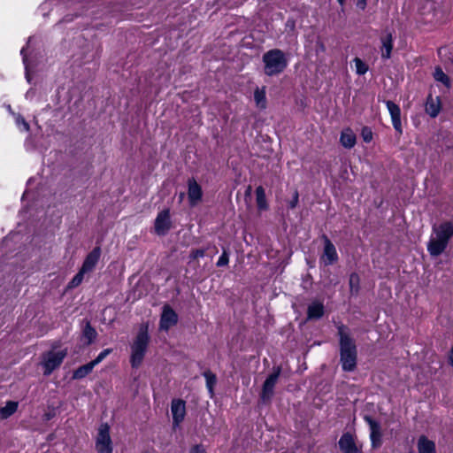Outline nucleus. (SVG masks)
I'll use <instances>...</instances> for the list:
<instances>
[{
	"instance_id": "4",
	"label": "nucleus",
	"mask_w": 453,
	"mask_h": 453,
	"mask_svg": "<svg viewBox=\"0 0 453 453\" xmlns=\"http://www.w3.org/2000/svg\"><path fill=\"white\" fill-rule=\"evenodd\" d=\"M148 326L142 325L138 334L131 346V365L133 367H138L144 357L149 344Z\"/></svg>"
},
{
	"instance_id": "31",
	"label": "nucleus",
	"mask_w": 453,
	"mask_h": 453,
	"mask_svg": "<svg viewBox=\"0 0 453 453\" xmlns=\"http://www.w3.org/2000/svg\"><path fill=\"white\" fill-rule=\"evenodd\" d=\"M434 76L436 81H441L443 84L448 85L449 82V77L440 67L435 69Z\"/></svg>"
},
{
	"instance_id": "18",
	"label": "nucleus",
	"mask_w": 453,
	"mask_h": 453,
	"mask_svg": "<svg viewBox=\"0 0 453 453\" xmlns=\"http://www.w3.org/2000/svg\"><path fill=\"white\" fill-rule=\"evenodd\" d=\"M356 134L350 128H345L342 131L340 136V142L344 148H353L356 144Z\"/></svg>"
},
{
	"instance_id": "47",
	"label": "nucleus",
	"mask_w": 453,
	"mask_h": 453,
	"mask_svg": "<svg viewBox=\"0 0 453 453\" xmlns=\"http://www.w3.org/2000/svg\"><path fill=\"white\" fill-rule=\"evenodd\" d=\"M222 255H223V256H226V251H225V250L223 251Z\"/></svg>"
},
{
	"instance_id": "34",
	"label": "nucleus",
	"mask_w": 453,
	"mask_h": 453,
	"mask_svg": "<svg viewBox=\"0 0 453 453\" xmlns=\"http://www.w3.org/2000/svg\"><path fill=\"white\" fill-rule=\"evenodd\" d=\"M16 122H17L18 125H22L25 131H28L29 130V124L20 115H19L16 118Z\"/></svg>"
},
{
	"instance_id": "37",
	"label": "nucleus",
	"mask_w": 453,
	"mask_h": 453,
	"mask_svg": "<svg viewBox=\"0 0 453 453\" xmlns=\"http://www.w3.org/2000/svg\"><path fill=\"white\" fill-rule=\"evenodd\" d=\"M229 260H228V257H219L218 262H217V265L218 266H225L228 264Z\"/></svg>"
},
{
	"instance_id": "5",
	"label": "nucleus",
	"mask_w": 453,
	"mask_h": 453,
	"mask_svg": "<svg viewBox=\"0 0 453 453\" xmlns=\"http://www.w3.org/2000/svg\"><path fill=\"white\" fill-rule=\"evenodd\" d=\"M67 355V349L50 350L43 354L42 365L44 368L43 374L48 376L55 369L60 366Z\"/></svg>"
},
{
	"instance_id": "24",
	"label": "nucleus",
	"mask_w": 453,
	"mask_h": 453,
	"mask_svg": "<svg viewBox=\"0 0 453 453\" xmlns=\"http://www.w3.org/2000/svg\"><path fill=\"white\" fill-rule=\"evenodd\" d=\"M83 336L88 340L87 344H90L97 336V333L90 323L88 322L83 329Z\"/></svg>"
},
{
	"instance_id": "22",
	"label": "nucleus",
	"mask_w": 453,
	"mask_h": 453,
	"mask_svg": "<svg viewBox=\"0 0 453 453\" xmlns=\"http://www.w3.org/2000/svg\"><path fill=\"white\" fill-rule=\"evenodd\" d=\"M18 409V403L14 401H9L5 406L0 408V418L6 419L11 417Z\"/></svg>"
},
{
	"instance_id": "21",
	"label": "nucleus",
	"mask_w": 453,
	"mask_h": 453,
	"mask_svg": "<svg viewBox=\"0 0 453 453\" xmlns=\"http://www.w3.org/2000/svg\"><path fill=\"white\" fill-rule=\"evenodd\" d=\"M96 365L91 361L84 365L80 366L77 368L73 373V380H81L85 378L88 374H89Z\"/></svg>"
},
{
	"instance_id": "29",
	"label": "nucleus",
	"mask_w": 453,
	"mask_h": 453,
	"mask_svg": "<svg viewBox=\"0 0 453 453\" xmlns=\"http://www.w3.org/2000/svg\"><path fill=\"white\" fill-rule=\"evenodd\" d=\"M322 238L324 241V254L323 255H336L335 247L331 242V241L326 235H323Z\"/></svg>"
},
{
	"instance_id": "7",
	"label": "nucleus",
	"mask_w": 453,
	"mask_h": 453,
	"mask_svg": "<svg viewBox=\"0 0 453 453\" xmlns=\"http://www.w3.org/2000/svg\"><path fill=\"white\" fill-rule=\"evenodd\" d=\"M96 449L98 453H112L110 427L107 424H102L99 427Z\"/></svg>"
},
{
	"instance_id": "11",
	"label": "nucleus",
	"mask_w": 453,
	"mask_h": 453,
	"mask_svg": "<svg viewBox=\"0 0 453 453\" xmlns=\"http://www.w3.org/2000/svg\"><path fill=\"white\" fill-rule=\"evenodd\" d=\"M178 322L177 313L169 306L165 305L160 318L159 326L161 330L167 331Z\"/></svg>"
},
{
	"instance_id": "23",
	"label": "nucleus",
	"mask_w": 453,
	"mask_h": 453,
	"mask_svg": "<svg viewBox=\"0 0 453 453\" xmlns=\"http://www.w3.org/2000/svg\"><path fill=\"white\" fill-rule=\"evenodd\" d=\"M256 200H257V208L260 211H265L268 209L265 192L262 186H258L256 188Z\"/></svg>"
},
{
	"instance_id": "17",
	"label": "nucleus",
	"mask_w": 453,
	"mask_h": 453,
	"mask_svg": "<svg viewBox=\"0 0 453 453\" xmlns=\"http://www.w3.org/2000/svg\"><path fill=\"white\" fill-rule=\"evenodd\" d=\"M417 448L418 453H436L435 443L425 435L418 438Z\"/></svg>"
},
{
	"instance_id": "40",
	"label": "nucleus",
	"mask_w": 453,
	"mask_h": 453,
	"mask_svg": "<svg viewBox=\"0 0 453 453\" xmlns=\"http://www.w3.org/2000/svg\"><path fill=\"white\" fill-rule=\"evenodd\" d=\"M25 48H22L21 50H20V54L22 55V58H23V63L24 65H26V69L27 68V58L25 54Z\"/></svg>"
},
{
	"instance_id": "32",
	"label": "nucleus",
	"mask_w": 453,
	"mask_h": 453,
	"mask_svg": "<svg viewBox=\"0 0 453 453\" xmlns=\"http://www.w3.org/2000/svg\"><path fill=\"white\" fill-rule=\"evenodd\" d=\"M361 135H362L364 142H370L372 140V132L367 127H363Z\"/></svg>"
},
{
	"instance_id": "25",
	"label": "nucleus",
	"mask_w": 453,
	"mask_h": 453,
	"mask_svg": "<svg viewBox=\"0 0 453 453\" xmlns=\"http://www.w3.org/2000/svg\"><path fill=\"white\" fill-rule=\"evenodd\" d=\"M96 264H97V257H87V258L85 259V261L81 268V271L84 273H88L95 268Z\"/></svg>"
},
{
	"instance_id": "41",
	"label": "nucleus",
	"mask_w": 453,
	"mask_h": 453,
	"mask_svg": "<svg viewBox=\"0 0 453 453\" xmlns=\"http://www.w3.org/2000/svg\"><path fill=\"white\" fill-rule=\"evenodd\" d=\"M10 240H11V238H10L9 236H6V237H5V238H4V240H3V244H4V246H8V244H9V242H10Z\"/></svg>"
},
{
	"instance_id": "36",
	"label": "nucleus",
	"mask_w": 453,
	"mask_h": 453,
	"mask_svg": "<svg viewBox=\"0 0 453 453\" xmlns=\"http://www.w3.org/2000/svg\"><path fill=\"white\" fill-rule=\"evenodd\" d=\"M190 453H206V451L202 445L197 444L191 448Z\"/></svg>"
},
{
	"instance_id": "13",
	"label": "nucleus",
	"mask_w": 453,
	"mask_h": 453,
	"mask_svg": "<svg viewBox=\"0 0 453 453\" xmlns=\"http://www.w3.org/2000/svg\"><path fill=\"white\" fill-rule=\"evenodd\" d=\"M386 106L389 111L392 125L395 131L399 134L403 133L402 123H401V109L400 107L392 101H386Z\"/></svg>"
},
{
	"instance_id": "1",
	"label": "nucleus",
	"mask_w": 453,
	"mask_h": 453,
	"mask_svg": "<svg viewBox=\"0 0 453 453\" xmlns=\"http://www.w3.org/2000/svg\"><path fill=\"white\" fill-rule=\"evenodd\" d=\"M337 328L340 337V363L343 371L352 372L357 367V346L344 325H340Z\"/></svg>"
},
{
	"instance_id": "38",
	"label": "nucleus",
	"mask_w": 453,
	"mask_h": 453,
	"mask_svg": "<svg viewBox=\"0 0 453 453\" xmlns=\"http://www.w3.org/2000/svg\"><path fill=\"white\" fill-rule=\"evenodd\" d=\"M337 259V257H326V259L324 260V264L325 265H331L333 263H334Z\"/></svg>"
},
{
	"instance_id": "45",
	"label": "nucleus",
	"mask_w": 453,
	"mask_h": 453,
	"mask_svg": "<svg viewBox=\"0 0 453 453\" xmlns=\"http://www.w3.org/2000/svg\"><path fill=\"white\" fill-rule=\"evenodd\" d=\"M185 196V194L183 192H181L180 195H179V202L181 203L183 198Z\"/></svg>"
},
{
	"instance_id": "9",
	"label": "nucleus",
	"mask_w": 453,
	"mask_h": 453,
	"mask_svg": "<svg viewBox=\"0 0 453 453\" xmlns=\"http://www.w3.org/2000/svg\"><path fill=\"white\" fill-rule=\"evenodd\" d=\"M364 419L365 422L369 425L370 427V439L372 447L373 449H377L380 447L382 441V433H381V426L379 422L374 420L372 417L366 415L364 417Z\"/></svg>"
},
{
	"instance_id": "8",
	"label": "nucleus",
	"mask_w": 453,
	"mask_h": 453,
	"mask_svg": "<svg viewBox=\"0 0 453 453\" xmlns=\"http://www.w3.org/2000/svg\"><path fill=\"white\" fill-rule=\"evenodd\" d=\"M172 228L170 210L165 209L159 211L155 219L154 230L159 236L165 235Z\"/></svg>"
},
{
	"instance_id": "2",
	"label": "nucleus",
	"mask_w": 453,
	"mask_h": 453,
	"mask_svg": "<svg viewBox=\"0 0 453 453\" xmlns=\"http://www.w3.org/2000/svg\"><path fill=\"white\" fill-rule=\"evenodd\" d=\"M452 236L453 224L451 222H444L439 226H434L427 244L430 255H441L443 253Z\"/></svg>"
},
{
	"instance_id": "14",
	"label": "nucleus",
	"mask_w": 453,
	"mask_h": 453,
	"mask_svg": "<svg viewBox=\"0 0 453 453\" xmlns=\"http://www.w3.org/2000/svg\"><path fill=\"white\" fill-rule=\"evenodd\" d=\"M339 447L343 453H362L355 444L352 435L348 433L340 438Z\"/></svg>"
},
{
	"instance_id": "16",
	"label": "nucleus",
	"mask_w": 453,
	"mask_h": 453,
	"mask_svg": "<svg viewBox=\"0 0 453 453\" xmlns=\"http://www.w3.org/2000/svg\"><path fill=\"white\" fill-rule=\"evenodd\" d=\"M426 112L432 118L438 116L441 111V100L438 96H428L426 103Z\"/></svg>"
},
{
	"instance_id": "20",
	"label": "nucleus",
	"mask_w": 453,
	"mask_h": 453,
	"mask_svg": "<svg viewBox=\"0 0 453 453\" xmlns=\"http://www.w3.org/2000/svg\"><path fill=\"white\" fill-rule=\"evenodd\" d=\"M254 101L256 106L260 110H265L267 105L265 87L257 88L254 91Z\"/></svg>"
},
{
	"instance_id": "33",
	"label": "nucleus",
	"mask_w": 453,
	"mask_h": 453,
	"mask_svg": "<svg viewBox=\"0 0 453 453\" xmlns=\"http://www.w3.org/2000/svg\"><path fill=\"white\" fill-rule=\"evenodd\" d=\"M111 349H105L94 359L92 362L96 365L101 363L110 353H111Z\"/></svg>"
},
{
	"instance_id": "42",
	"label": "nucleus",
	"mask_w": 453,
	"mask_h": 453,
	"mask_svg": "<svg viewBox=\"0 0 453 453\" xmlns=\"http://www.w3.org/2000/svg\"><path fill=\"white\" fill-rule=\"evenodd\" d=\"M449 364L453 365V349L450 350L449 354Z\"/></svg>"
},
{
	"instance_id": "15",
	"label": "nucleus",
	"mask_w": 453,
	"mask_h": 453,
	"mask_svg": "<svg viewBox=\"0 0 453 453\" xmlns=\"http://www.w3.org/2000/svg\"><path fill=\"white\" fill-rule=\"evenodd\" d=\"M380 42L381 58L384 60L389 59L391 58V53L394 47L392 34L390 32H386V35L381 36Z\"/></svg>"
},
{
	"instance_id": "30",
	"label": "nucleus",
	"mask_w": 453,
	"mask_h": 453,
	"mask_svg": "<svg viewBox=\"0 0 453 453\" xmlns=\"http://www.w3.org/2000/svg\"><path fill=\"white\" fill-rule=\"evenodd\" d=\"M84 273H82L81 270L79 273L72 279V280L68 283L67 288H74L81 284L83 278H84Z\"/></svg>"
},
{
	"instance_id": "26",
	"label": "nucleus",
	"mask_w": 453,
	"mask_h": 453,
	"mask_svg": "<svg viewBox=\"0 0 453 453\" xmlns=\"http://www.w3.org/2000/svg\"><path fill=\"white\" fill-rule=\"evenodd\" d=\"M203 377L206 380V386L209 389V391L212 394L213 392V387L215 386L217 382V378L214 373H212L211 371H206L203 372Z\"/></svg>"
},
{
	"instance_id": "3",
	"label": "nucleus",
	"mask_w": 453,
	"mask_h": 453,
	"mask_svg": "<svg viewBox=\"0 0 453 453\" xmlns=\"http://www.w3.org/2000/svg\"><path fill=\"white\" fill-rule=\"evenodd\" d=\"M262 62L264 73L269 77L281 74L288 65L286 54L280 49H272L264 53Z\"/></svg>"
},
{
	"instance_id": "28",
	"label": "nucleus",
	"mask_w": 453,
	"mask_h": 453,
	"mask_svg": "<svg viewBox=\"0 0 453 453\" xmlns=\"http://www.w3.org/2000/svg\"><path fill=\"white\" fill-rule=\"evenodd\" d=\"M354 63L356 66V73L358 75H364L368 71V65L359 58H354Z\"/></svg>"
},
{
	"instance_id": "12",
	"label": "nucleus",
	"mask_w": 453,
	"mask_h": 453,
	"mask_svg": "<svg viewBox=\"0 0 453 453\" xmlns=\"http://www.w3.org/2000/svg\"><path fill=\"white\" fill-rule=\"evenodd\" d=\"M171 412L173 415V426H179L186 416V403L181 399H173L171 403Z\"/></svg>"
},
{
	"instance_id": "39",
	"label": "nucleus",
	"mask_w": 453,
	"mask_h": 453,
	"mask_svg": "<svg viewBox=\"0 0 453 453\" xmlns=\"http://www.w3.org/2000/svg\"><path fill=\"white\" fill-rule=\"evenodd\" d=\"M366 0H357V6L362 10H365L366 7Z\"/></svg>"
},
{
	"instance_id": "35",
	"label": "nucleus",
	"mask_w": 453,
	"mask_h": 453,
	"mask_svg": "<svg viewBox=\"0 0 453 453\" xmlns=\"http://www.w3.org/2000/svg\"><path fill=\"white\" fill-rule=\"evenodd\" d=\"M299 195L297 191H295L292 200L289 202L288 206L291 209H294L296 207L298 203Z\"/></svg>"
},
{
	"instance_id": "44",
	"label": "nucleus",
	"mask_w": 453,
	"mask_h": 453,
	"mask_svg": "<svg viewBox=\"0 0 453 453\" xmlns=\"http://www.w3.org/2000/svg\"><path fill=\"white\" fill-rule=\"evenodd\" d=\"M203 250H196L192 255L198 256V255H203Z\"/></svg>"
},
{
	"instance_id": "46",
	"label": "nucleus",
	"mask_w": 453,
	"mask_h": 453,
	"mask_svg": "<svg viewBox=\"0 0 453 453\" xmlns=\"http://www.w3.org/2000/svg\"><path fill=\"white\" fill-rule=\"evenodd\" d=\"M338 2L340 3L341 5H342L344 3V0H338Z\"/></svg>"
},
{
	"instance_id": "19",
	"label": "nucleus",
	"mask_w": 453,
	"mask_h": 453,
	"mask_svg": "<svg viewBox=\"0 0 453 453\" xmlns=\"http://www.w3.org/2000/svg\"><path fill=\"white\" fill-rule=\"evenodd\" d=\"M325 308L322 303L312 302L307 309V317L309 319H319L323 317Z\"/></svg>"
},
{
	"instance_id": "27",
	"label": "nucleus",
	"mask_w": 453,
	"mask_h": 453,
	"mask_svg": "<svg viewBox=\"0 0 453 453\" xmlns=\"http://www.w3.org/2000/svg\"><path fill=\"white\" fill-rule=\"evenodd\" d=\"M349 288L351 295H357L359 290V277L357 273H352L349 276Z\"/></svg>"
},
{
	"instance_id": "43",
	"label": "nucleus",
	"mask_w": 453,
	"mask_h": 453,
	"mask_svg": "<svg viewBox=\"0 0 453 453\" xmlns=\"http://www.w3.org/2000/svg\"><path fill=\"white\" fill-rule=\"evenodd\" d=\"M99 252H100L99 248H96L89 255H98Z\"/></svg>"
},
{
	"instance_id": "10",
	"label": "nucleus",
	"mask_w": 453,
	"mask_h": 453,
	"mask_svg": "<svg viewBox=\"0 0 453 453\" xmlns=\"http://www.w3.org/2000/svg\"><path fill=\"white\" fill-rule=\"evenodd\" d=\"M188 198L191 207L197 205L203 198L202 188L194 178L188 180Z\"/></svg>"
},
{
	"instance_id": "6",
	"label": "nucleus",
	"mask_w": 453,
	"mask_h": 453,
	"mask_svg": "<svg viewBox=\"0 0 453 453\" xmlns=\"http://www.w3.org/2000/svg\"><path fill=\"white\" fill-rule=\"evenodd\" d=\"M280 372L281 368L280 366L275 367L273 372L265 380L260 393V399L263 403H266L271 401L274 393V387L278 381Z\"/></svg>"
}]
</instances>
